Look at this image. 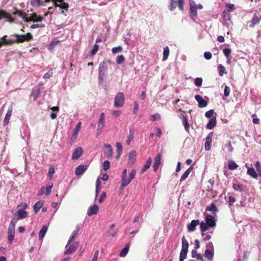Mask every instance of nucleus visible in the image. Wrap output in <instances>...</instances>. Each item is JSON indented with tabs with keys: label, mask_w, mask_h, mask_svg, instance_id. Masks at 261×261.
<instances>
[{
	"label": "nucleus",
	"mask_w": 261,
	"mask_h": 261,
	"mask_svg": "<svg viewBox=\"0 0 261 261\" xmlns=\"http://www.w3.org/2000/svg\"><path fill=\"white\" fill-rule=\"evenodd\" d=\"M226 9H225L224 10H225L229 13L230 12H232V11H233L235 9L234 5L232 4L226 3Z\"/></svg>",
	"instance_id": "nucleus-50"
},
{
	"label": "nucleus",
	"mask_w": 261,
	"mask_h": 261,
	"mask_svg": "<svg viewBox=\"0 0 261 261\" xmlns=\"http://www.w3.org/2000/svg\"><path fill=\"white\" fill-rule=\"evenodd\" d=\"M88 166L81 165L77 166L75 170V173L76 175H81L87 169Z\"/></svg>",
	"instance_id": "nucleus-22"
},
{
	"label": "nucleus",
	"mask_w": 261,
	"mask_h": 261,
	"mask_svg": "<svg viewBox=\"0 0 261 261\" xmlns=\"http://www.w3.org/2000/svg\"><path fill=\"white\" fill-rule=\"evenodd\" d=\"M122 51V47L120 46L113 47L112 49V52L113 54H116L118 53H120Z\"/></svg>",
	"instance_id": "nucleus-53"
},
{
	"label": "nucleus",
	"mask_w": 261,
	"mask_h": 261,
	"mask_svg": "<svg viewBox=\"0 0 261 261\" xmlns=\"http://www.w3.org/2000/svg\"><path fill=\"white\" fill-rule=\"evenodd\" d=\"M79 243L77 242H75L70 245L69 244H68L66 246V250L64 252V254H68L73 253L77 249Z\"/></svg>",
	"instance_id": "nucleus-10"
},
{
	"label": "nucleus",
	"mask_w": 261,
	"mask_h": 261,
	"mask_svg": "<svg viewBox=\"0 0 261 261\" xmlns=\"http://www.w3.org/2000/svg\"><path fill=\"white\" fill-rule=\"evenodd\" d=\"M200 221L198 219L193 220L191 223L188 225L187 228L189 231H194L196 230V227L199 225Z\"/></svg>",
	"instance_id": "nucleus-19"
},
{
	"label": "nucleus",
	"mask_w": 261,
	"mask_h": 261,
	"mask_svg": "<svg viewBox=\"0 0 261 261\" xmlns=\"http://www.w3.org/2000/svg\"><path fill=\"white\" fill-rule=\"evenodd\" d=\"M110 167V163L108 161H104L103 163V169L105 171H107Z\"/></svg>",
	"instance_id": "nucleus-63"
},
{
	"label": "nucleus",
	"mask_w": 261,
	"mask_h": 261,
	"mask_svg": "<svg viewBox=\"0 0 261 261\" xmlns=\"http://www.w3.org/2000/svg\"><path fill=\"white\" fill-rule=\"evenodd\" d=\"M125 60V58L123 55H119L116 59V62L118 64L122 63Z\"/></svg>",
	"instance_id": "nucleus-58"
},
{
	"label": "nucleus",
	"mask_w": 261,
	"mask_h": 261,
	"mask_svg": "<svg viewBox=\"0 0 261 261\" xmlns=\"http://www.w3.org/2000/svg\"><path fill=\"white\" fill-rule=\"evenodd\" d=\"M106 149L104 151V153L108 159L112 158L113 155V149L110 144H106L105 145Z\"/></svg>",
	"instance_id": "nucleus-18"
},
{
	"label": "nucleus",
	"mask_w": 261,
	"mask_h": 261,
	"mask_svg": "<svg viewBox=\"0 0 261 261\" xmlns=\"http://www.w3.org/2000/svg\"><path fill=\"white\" fill-rule=\"evenodd\" d=\"M162 154L161 153H158L154 159V162L153 165V169L154 172H156L159 168V166L161 164V158Z\"/></svg>",
	"instance_id": "nucleus-11"
},
{
	"label": "nucleus",
	"mask_w": 261,
	"mask_h": 261,
	"mask_svg": "<svg viewBox=\"0 0 261 261\" xmlns=\"http://www.w3.org/2000/svg\"><path fill=\"white\" fill-rule=\"evenodd\" d=\"M13 14L14 15H18L20 17H21L22 18V19L25 22V20H26L27 17V15L25 13L22 12V11H21L20 10H17L16 11L13 12Z\"/></svg>",
	"instance_id": "nucleus-34"
},
{
	"label": "nucleus",
	"mask_w": 261,
	"mask_h": 261,
	"mask_svg": "<svg viewBox=\"0 0 261 261\" xmlns=\"http://www.w3.org/2000/svg\"><path fill=\"white\" fill-rule=\"evenodd\" d=\"M232 187L235 191H242L243 190V186L237 180L233 181Z\"/></svg>",
	"instance_id": "nucleus-27"
},
{
	"label": "nucleus",
	"mask_w": 261,
	"mask_h": 261,
	"mask_svg": "<svg viewBox=\"0 0 261 261\" xmlns=\"http://www.w3.org/2000/svg\"><path fill=\"white\" fill-rule=\"evenodd\" d=\"M118 231V229L115 228V224H112L109 227L107 234L109 237H115Z\"/></svg>",
	"instance_id": "nucleus-21"
},
{
	"label": "nucleus",
	"mask_w": 261,
	"mask_h": 261,
	"mask_svg": "<svg viewBox=\"0 0 261 261\" xmlns=\"http://www.w3.org/2000/svg\"><path fill=\"white\" fill-rule=\"evenodd\" d=\"M218 70L219 72V74L221 76H223L224 74L226 73V69L225 67L222 64L219 65V66H218Z\"/></svg>",
	"instance_id": "nucleus-39"
},
{
	"label": "nucleus",
	"mask_w": 261,
	"mask_h": 261,
	"mask_svg": "<svg viewBox=\"0 0 261 261\" xmlns=\"http://www.w3.org/2000/svg\"><path fill=\"white\" fill-rule=\"evenodd\" d=\"M195 98L198 102V107L199 108H204L207 105V102L204 100L201 96L196 95L195 96Z\"/></svg>",
	"instance_id": "nucleus-15"
},
{
	"label": "nucleus",
	"mask_w": 261,
	"mask_h": 261,
	"mask_svg": "<svg viewBox=\"0 0 261 261\" xmlns=\"http://www.w3.org/2000/svg\"><path fill=\"white\" fill-rule=\"evenodd\" d=\"M190 10L192 18L197 16V7L194 2L190 3Z\"/></svg>",
	"instance_id": "nucleus-28"
},
{
	"label": "nucleus",
	"mask_w": 261,
	"mask_h": 261,
	"mask_svg": "<svg viewBox=\"0 0 261 261\" xmlns=\"http://www.w3.org/2000/svg\"><path fill=\"white\" fill-rule=\"evenodd\" d=\"M223 53L225 56H226L227 58H228L230 56L231 50L229 48H225L223 49Z\"/></svg>",
	"instance_id": "nucleus-61"
},
{
	"label": "nucleus",
	"mask_w": 261,
	"mask_h": 261,
	"mask_svg": "<svg viewBox=\"0 0 261 261\" xmlns=\"http://www.w3.org/2000/svg\"><path fill=\"white\" fill-rule=\"evenodd\" d=\"M31 5L34 7H38L44 6V2L41 0H32L31 2Z\"/></svg>",
	"instance_id": "nucleus-30"
},
{
	"label": "nucleus",
	"mask_w": 261,
	"mask_h": 261,
	"mask_svg": "<svg viewBox=\"0 0 261 261\" xmlns=\"http://www.w3.org/2000/svg\"><path fill=\"white\" fill-rule=\"evenodd\" d=\"M43 19V17L41 16L38 15L36 13H33L31 14V16L29 17H27L25 22H41Z\"/></svg>",
	"instance_id": "nucleus-7"
},
{
	"label": "nucleus",
	"mask_w": 261,
	"mask_h": 261,
	"mask_svg": "<svg viewBox=\"0 0 261 261\" xmlns=\"http://www.w3.org/2000/svg\"><path fill=\"white\" fill-rule=\"evenodd\" d=\"M79 230H80V227L77 225V226H76L75 229L72 232V233L69 239V240L68 242V244H70V243L75 238V237L76 236Z\"/></svg>",
	"instance_id": "nucleus-31"
},
{
	"label": "nucleus",
	"mask_w": 261,
	"mask_h": 261,
	"mask_svg": "<svg viewBox=\"0 0 261 261\" xmlns=\"http://www.w3.org/2000/svg\"><path fill=\"white\" fill-rule=\"evenodd\" d=\"M224 149L226 151L231 152L233 151V147L231 144V143L229 142L227 143L224 146Z\"/></svg>",
	"instance_id": "nucleus-52"
},
{
	"label": "nucleus",
	"mask_w": 261,
	"mask_h": 261,
	"mask_svg": "<svg viewBox=\"0 0 261 261\" xmlns=\"http://www.w3.org/2000/svg\"><path fill=\"white\" fill-rule=\"evenodd\" d=\"M116 148H117V159H119L120 156L121 152L122 149V146L120 142H117L116 144Z\"/></svg>",
	"instance_id": "nucleus-40"
},
{
	"label": "nucleus",
	"mask_w": 261,
	"mask_h": 261,
	"mask_svg": "<svg viewBox=\"0 0 261 261\" xmlns=\"http://www.w3.org/2000/svg\"><path fill=\"white\" fill-rule=\"evenodd\" d=\"M192 256L193 258H196L197 259L202 260V261H203L201 255L200 254H198L196 250H192Z\"/></svg>",
	"instance_id": "nucleus-48"
},
{
	"label": "nucleus",
	"mask_w": 261,
	"mask_h": 261,
	"mask_svg": "<svg viewBox=\"0 0 261 261\" xmlns=\"http://www.w3.org/2000/svg\"><path fill=\"white\" fill-rule=\"evenodd\" d=\"M238 167V165L233 161H230L228 162V168L230 170H233L236 169Z\"/></svg>",
	"instance_id": "nucleus-46"
},
{
	"label": "nucleus",
	"mask_w": 261,
	"mask_h": 261,
	"mask_svg": "<svg viewBox=\"0 0 261 261\" xmlns=\"http://www.w3.org/2000/svg\"><path fill=\"white\" fill-rule=\"evenodd\" d=\"M260 20V17H259L256 14H254L253 18L251 19V23L250 25L251 28H253L254 25L258 23Z\"/></svg>",
	"instance_id": "nucleus-33"
},
{
	"label": "nucleus",
	"mask_w": 261,
	"mask_h": 261,
	"mask_svg": "<svg viewBox=\"0 0 261 261\" xmlns=\"http://www.w3.org/2000/svg\"><path fill=\"white\" fill-rule=\"evenodd\" d=\"M136 158V152L135 150H132L129 154L128 164H133Z\"/></svg>",
	"instance_id": "nucleus-26"
},
{
	"label": "nucleus",
	"mask_w": 261,
	"mask_h": 261,
	"mask_svg": "<svg viewBox=\"0 0 261 261\" xmlns=\"http://www.w3.org/2000/svg\"><path fill=\"white\" fill-rule=\"evenodd\" d=\"M134 139V133L130 130L129 132V135L127 137V139L126 140V143L127 145H129L130 142L133 140Z\"/></svg>",
	"instance_id": "nucleus-54"
},
{
	"label": "nucleus",
	"mask_w": 261,
	"mask_h": 261,
	"mask_svg": "<svg viewBox=\"0 0 261 261\" xmlns=\"http://www.w3.org/2000/svg\"><path fill=\"white\" fill-rule=\"evenodd\" d=\"M111 64V61L110 60H105L100 63L98 68V81L100 84L102 83L107 75L108 66Z\"/></svg>",
	"instance_id": "nucleus-1"
},
{
	"label": "nucleus",
	"mask_w": 261,
	"mask_h": 261,
	"mask_svg": "<svg viewBox=\"0 0 261 261\" xmlns=\"http://www.w3.org/2000/svg\"><path fill=\"white\" fill-rule=\"evenodd\" d=\"M3 18H6L7 21L10 22H13L14 19L11 16L10 14L7 13L6 11L3 10H0V20Z\"/></svg>",
	"instance_id": "nucleus-13"
},
{
	"label": "nucleus",
	"mask_w": 261,
	"mask_h": 261,
	"mask_svg": "<svg viewBox=\"0 0 261 261\" xmlns=\"http://www.w3.org/2000/svg\"><path fill=\"white\" fill-rule=\"evenodd\" d=\"M193 169V167H189L183 174L182 175H181V177H180V181H182V180H185L189 176V175L190 174L191 170Z\"/></svg>",
	"instance_id": "nucleus-36"
},
{
	"label": "nucleus",
	"mask_w": 261,
	"mask_h": 261,
	"mask_svg": "<svg viewBox=\"0 0 261 261\" xmlns=\"http://www.w3.org/2000/svg\"><path fill=\"white\" fill-rule=\"evenodd\" d=\"M47 230V227L46 225H44L41 229L39 233V238L40 240H41L45 236Z\"/></svg>",
	"instance_id": "nucleus-37"
},
{
	"label": "nucleus",
	"mask_w": 261,
	"mask_h": 261,
	"mask_svg": "<svg viewBox=\"0 0 261 261\" xmlns=\"http://www.w3.org/2000/svg\"><path fill=\"white\" fill-rule=\"evenodd\" d=\"M185 0H170V5L169 7V10L170 11L174 10L176 7L177 5L180 10H184V4Z\"/></svg>",
	"instance_id": "nucleus-6"
},
{
	"label": "nucleus",
	"mask_w": 261,
	"mask_h": 261,
	"mask_svg": "<svg viewBox=\"0 0 261 261\" xmlns=\"http://www.w3.org/2000/svg\"><path fill=\"white\" fill-rule=\"evenodd\" d=\"M169 48L168 46H166L165 47H164L163 51V61L166 60L168 59L169 55Z\"/></svg>",
	"instance_id": "nucleus-44"
},
{
	"label": "nucleus",
	"mask_w": 261,
	"mask_h": 261,
	"mask_svg": "<svg viewBox=\"0 0 261 261\" xmlns=\"http://www.w3.org/2000/svg\"><path fill=\"white\" fill-rule=\"evenodd\" d=\"M98 209L99 208L97 205L93 204L89 208L87 211V215L90 216L96 215L98 211Z\"/></svg>",
	"instance_id": "nucleus-23"
},
{
	"label": "nucleus",
	"mask_w": 261,
	"mask_h": 261,
	"mask_svg": "<svg viewBox=\"0 0 261 261\" xmlns=\"http://www.w3.org/2000/svg\"><path fill=\"white\" fill-rule=\"evenodd\" d=\"M15 223L16 221L12 220L8 229V240L10 244L12 243L14 238Z\"/></svg>",
	"instance_id": "nucleus-4"
},
{
	"label": "nucleus",
	"mask_w": 261,
	"mask_h": 261,
	"mask_svg": "<svg viewBox=\"0 0 261 261\" xmlns=\"http://www.w3.org/2000/svg\"><path fill=\"white\" fill-rule=\"evenodd\" d=\"M151 163H152V159L150 156H149L148 159H147V161L145 164V165L144 166L142 170V171H141V173H144V172H145L147 170H148L151 165Z\"/></svg>",
	"instance_id": "nucleus-32"
},
{
	"label": "nucleus",
	"mask_w": 261,
	"mask_h": 261,
	"mask_svg": "<svg viewBox=\"0 0 261 261\" xmlns=\"http://www.w3.org/2000/svg\"><path fill=\"white\" fill-rule=\"evenodd\" d=\"M245 166L248 168L247 173L253 178H257L258 174L252 167H248L247 165L246 164Z\"/></svg>",
	"instance_id": "nucleus-24"
},
{
	"label": "nucleus",
	"mask_w": 261,
	"mask_h": 261,
	"mask_svg": "<svg viewBox=\"0 0 261 261\" xmlns=\"http://www.w3.org/2000/svg\"><path fill=\"white\" fill-rule=\"evenodd\" d=\"M81 122H79L75 127L74 128L72 134L70 137V141L71 142H73L76 140L79 132L80 131V129L81 128Z\"/></svg>",
	"instance_id": "nucleus-12"
},
{
	"label": "nucleus",
	"mask_w": 261,
	"mask_h": 261,
	"mask_svg": "<svg viewBox=\"0 0 261 261\" xmlns=\"http://www.w3.org/2000/svg\"><path fill=\"white\" fill-rule=\"evenodd\" d=\"M98 49H99L98 45L95 44L93 45V48L91 50V55H92V56L95 55L96 54V53L97 52Z\"/></svg>",
	"instance_id": "nucleus-56"
},
{
	"label": "nucleus",
	"mask_w": 261,
	"mask_h": 261,
	"mask_svg": "<svg viewBox=\"0 0 261 261\" xmlns=\"http://www.w3.org/2000/svg\"><path fill=\"white\" fill-rule=\"evenodd\" d=\"M212 141V132H210L205 138L204 148L206 150L208 151L211 149Z\"/></svg>",
	"instance_id": "nucleus-14"
},
{
	"label": "nucleus",
	"mask_w": 261,
	"mask_h": 261,
	"mask_svg": "<svg viewBox=\"0 0 261 261\" xmlns=\"http://www.w3.org/2000/svg\"><path fill=\"white\" fill-rule=\"evenodd\" d=\"M188 252V250L181 249L180 253V257L179 261H184L185 259H186L187 257V254Z\"/></svg>",
	"instance_id": "nucleus-42"
},
{
	"label": "nucleus",
	"mask_w": 261,
	"mask_h": 261,
	"mask_svg": "<svg viewBox=\"0 0 261 261\" xmlns=\"http://www.w3.org/2000/svg\"><path fill=\"white\" fill-rule=\"evenodd\" d=\"M53 183L51 182L48 183L46 188L42 187L39 191L38 195H42L44 194L45 190V195L47 196L49 195L51 192V189L53 187Z\"/></svg>",
	"instance_id": "nucleus-9"
},
{
	"label": "nucleus",
	"mask_w": 261,
	"mask_h": 261,
	"mask_svg": "<svg viewBox=\"0 0 261 261\" xmlns=\"http://www.w3.org/2000/svg\"><path fill=\"white\" fill-rule=\"evenodd\" d=\"M182 121V124L184 126L185 130L187 132H189V124L188 123L187 116L183 115Z\"/></svg>",
	"instance_id": "nucleus-35"
},
{
	"label": "nucleus",
	"mask_w": 261,
	"mask_h": 261,
	"mask_svg": "<svg viewBox=\"0 0 261 261\" xmlns=\"http://www.w3.org/2000/svg\"><path fill=\"white\" fill-rule=\"evenodd\" d=\"M53 75V72L52 70H49L47 72L44 74L43 75V78L44 79H49Z\"/></svg>",
	"instance_id": "nucleus-64"
},
{
	"label": "nucleus",
	"mask_w": 261,
	"mask_h": 261,
	"mask_svg": "<svg viewBox=\"0 0 261 261\" xmlns=\"http://www.w3.org/2000/svg\"><path fill=\"white\" fill-rule=\"evenodd\" d=\"M17 213L18 220L25 219L28 217V212L23 210H18L17 211Z\"/></svg>",
	"instance_id": "nucleus-25"
},
{
	"label": "nucleus",
	"mask_w": 261,
	"mask_h": 261,
	"mask_svg": "<svg viewBox=\"0 0 261 261\" xmlns=\"http://www.w3.org/2000/svg\"><path fill=\"white\" fill-rule=\"evenodd\" d=\"M223 16L225 20H230L231 18V16L229 12L224 10L223 12Z\"/></svg>",
	"instance_id": "nucleus-55"
},
{
	"label": "nucleus",
	"mask_w": 261,
	"mask_h": 261,
	"mask_svg": "<svg viewBox=\"0 0 261 261\" xmlns=\"http://www.w3.org/2000/svg\"><path fill=\"white\" fill-rule=\"evenodd\" d=\"M43 204V201L40 200L37 201L35 205L33 206V210L34 211V213L35 214H37L41 208V207L42 206Z\"/></svg>",
	"instance_id": "nucleus-29"
},
{
	"label": "nucleus",
	"mask_w": 261,
	"mask_h": 261,
	"mask_svg": "<svg viewBox=\"0 0 261 261\" xmlns=\"http://www.w3.org/2000/svg\"><path fill=\"white\" fill-rule=\"evenodd\" d=\"M105 116L104 113H102L100 114L99 120H98V123L97 126V130L101 132V129L104 127L105 126Z\"/></svg>",
	"instance_id": "nucleus-20"
},
{
	"label": "nucleus",
	"mask_w": 261,
	"mask_h": 261,
	"mask_svg": "<svg viewBox=\"0 0 261 261\" xmlns=\"http://www.w3.org/2000/svg\"><path fill=\"white\" fill-rule=\"evenodd\" d=\"M55 173V169L53 166H51L49 168L48 174V175L49 176V179L52 180L53 175Z\"/></svg>",
	"instance_id": "nucleus-57"
},
{
	"label": "nucleus",
	"mask_w": 261,
	"mask_h": 261,
	"mask_svg": "<svg viewBox=\"0 0 261 261\" xmlns=\"http://www.w3.org/2000/svg\"><path fill=\"white\" fill-rule=\"evenodd\" d=\"M12 111H13V107L11 106L9 108L7 113H6V116L4 118V119L3 121L4 126L7 125L9 123V120L12 116Z\"/></svg>",
	"instance_id": "nucleus-17"
},
{
	"label": "nucleus",
	"mask_w": 261,
	"mask_h": 261,
	"mask_svg": "<svg viewBox=\"0 0 261 261\" xmlns=\"http://www.w3.org/2000/svg\"><path fill=\"white\" fill-rule=\"evenodd\" d=\"M55 6L56 7H60L62 9H64L67 11L69 8V4L67 3L63 2L61 4H58L56 3Z\"/></svg>",
	"instance_id": "nucleus-38"
},
{
	"label": "nucleus",
	"mask_w": 261,
	"mask_h": 261,
	"mask_svg": "<svg viewBox=\"0 0 261 261\" xmlns=\"http://www.w3.org/2000/svg\"><path fill=\"white\" fill-rule=\"evenodd\" d=\"M40 91L39 89L34 90L32 91L31 96L34 100H36L40 96Z\"/></svg>",
	"instance_id": "nucleus-47"
},
{
	"label": "nucleus",
	"mask_w": 261,
	"mask_h": 261,
	"mask_svg": "<svg viewBox=\"0 0 261 261\" xmlns=\"http://www.w3.org/2000/svg\"><path fill=\"white\" fill-rule=\"evenodd\" d=\"M14 36L16 37V40H14V43H17L30 41L33 39V36L30 33H28L26 35L15 34Z\"/></svg>",
	"instance_id": "nucleus-3"
},
{
	"label": "nucleus",
	"mask_w": 261,
	"mask_h": 261,
	"mask_svg": "<svg viewBox=\"0 0 261 261\" xmlns=\"http://www.w3.org/2000/svg\"><path fill=\"white\" fill-rule=\"evenodd\" d=\"M161 119V115L159 113H155L151 116V120L155 121Z\"/></svg>",
	"instance_id": "nucleus-62"
},
{
	"label": "nucleus",
	"mask_w": 261,
	"mask_h": 261,
	"mask_svg": "<svg viewBox=\"0 0 261 261\" xmlns=\"http://www.w3.org/2000/svg\"><path fill=\"white\" fill-rule=\"evenodd\" d=\"M205 216V221H202L199 223L200 231L202 237H204L205 232L208 229L209 227H212V215L204 213Z\"/></svg>",
	"instance_id": "nucleus-2"
},
{
	"label": "nucleus",
	"mask_w": 261,
	"mask_h": 261,
	"mask_svg": "<svg viewBox=\"0 0 261 261\" xmlns=\"http://www.w3.org/2000/svg\"><path fill=\"white\" fill-rule=\"evenodd\" d=\"M136 170L133 169L132 170L128 178H126L124 181H121V187H126L132 180V179L135 177L136 174Z\"/></svg>",
	"instance_id": "nucleus-8"
},
{
	"label": "nucleus",
	"mask_w": 261,
	"mask_h": 261,
	"mask_svg": "<svg viewBox=\"0 0 261 261\" xmlns=\"http://www.w3.org/2000/svg\"><path fill=\"white\" fill-rule=\"evenodd\" d=\"M101 189V182L99 179L96 181L95 198H97L98 193Z\"/></svg>",
	"instance_id": "nucleus-43"
},
{
	"label": "nucleus",
	"mask_w": 261,
	"mask_h": 261,
	"mask_svg": "<svg viewBox=\"0 0 261 261\" xmlns=\"http://www.w3.org/2000/svg\"><path fill=\"white\" fill-rule=\"evenodd\" d=\"M202 79L201 77H197L194 81V84L197 87H200L202 85Z\"/></svg>",
	"instance_id": "nucleus-59"
},
{
	"label": "nucleus",
	"mask_w": 261,
	"mask_h": 261,
	"mask_svg": "<svg viewBox=\"0 0 261 261\" xmlns=\"http://www.w3.org/2000/svg\"><path fill=\"white\" fill-rule=\"evenodd\" d=\"M204 256L206 257L208 260H211L212 258V251L211 250L207 249L205 251Z\"/></svg>",
	"instance_id": "nucleus-51"
},
{
	"label": "nucleus",
	"mask_w": 261,
	"mask_h": 261,
	"mask_svg": "<svg viewBox=\"0 0 261 261\" xmlns=\"http://www.w3.org/2000/svg\"><path fill=\"white\" fill-rule=\"evenodd\" d=\"M129 248V245L127 244L125 247L120 252L119 255L121 257L125 256L127 253Z\"/></svg>",
	"instance_id": "nucleus-41"
},
{
	"label": "nucleus",
	"mask_w": 261,
	"mask_h": 261,
	"mask_svg": "<svg viewBox=\"0 0 261 261\" xmlns=\"http://www.w3.org/2000/svg\"><path fill=\"white\" fill-rule=\"evenodd\" d=\"M83 153V150L81 147H77L73 151L72 154V160H77L80 156H82Z\"/></svg>",
	"instance_id": "nucleus-16"
},
{
	"label": "nucleus",
	"mask_w": 261,
	"mask_h": 261,
	"mask_svg": "<svg viewBox=\"0 0 261 261\" xmlns=\"http://www.w3.org/2000/svg\"><path fill=\"white\" fill-rule=\"evenodd\" d=\"M124 103V97L122 92H118L115 97L114 106L116 108L122 107Z\"/></svg>",
	"instance_id": "nucleus-5"
},
{
	"label": "nucleus",
	"mask_w": 261,
	"mask_h": 261,
	"mask_svg": "<svg viewBox=\"0 0 261 261\" xmlns=\"http://www.w3.org/2000/svg\"><path fill=\"white\" fill-rule=\"evenodd\" d=\"M143 217V214L142 213H139L137 214L134 218V220L133 221L134 223L137 222L139 219H142Z\"/></svg>",
	"instance_id": "nucleus-60"
},
{
	"label": "nucleus",
	"mask_w": 261,
	"mask_h": 261,
	"mask_svg": "<svg viewBox=\"0 0 261 261\" xmlns=\"http://www.w3.org/2000/svg\"><path fill=\"white\" fill-rule=\"evenodd\" d=\"M182 249L188 250L189 247V243L185 236L182 238Z\"/></svg>",
	"instance_id": "nucleus-49"
},
{
	"label": "nucleus",
	"mask_w": 261,
	"mask_h": 261,
	"mask_svg": "<svg viewBox=\"0 0 261 261\" xmlns=\"http://www.w3.org/2000/svg\"><path fill=\"white\" fill-rule=\"evenodd\" d=\"M7 37V35H5L1 38V39L3 40L2 42H4V45H11L14 43V40L11 39L7 40L6 39Z\"/></svg>",
	"instance_id": "nucleus-45"
}]
</instances>
